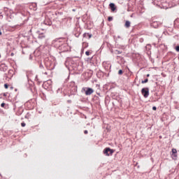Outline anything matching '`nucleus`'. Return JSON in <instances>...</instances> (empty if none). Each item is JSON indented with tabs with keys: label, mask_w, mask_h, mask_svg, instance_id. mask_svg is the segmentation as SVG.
<instances>
[{
	"label": "nucleus",
	"mask_w": 179,
	"mask_h": 179,
	"mask_svg": "<svg viewBox=\"0 0 179 179\" xmlns=\"http://www.w3.org/2000/svg\"><path fill=\"white\" fill-rule=\"evenodd\" d=\"M82 92H85V96H90L94 93V90L91 87H83Z\"/></svg>",
	"instance_id": "f257e3e1"
},
{
	"label": "nucleus",
	"mask_w": 179,
	"mask_h": 179,
	"mask_svg": "<svg viewBox=\"0 0 179 179\" xmlns=\"http://www.w3.org/2000/svg\"><path fill=\"white\" fill-rule=\"evenodd\" d=\"M141 94H143L145 99H148V97H149V88H143L141 90Z\"/></svg>",
	"instance_id": "f03ea898"
},
{
	"label": "nucleus",
	"mask_w": 179,
	"mask_h": 179,
	"mask_svg": "<svg viewBox=\"0 0 179 179\" xmlns=\"http://www.w3.org/2000/svg\"><path fill=\"white\" fill-rule=\"evenodd\" d=\"M103 153H104V155H106V156H110V155H113V153H114V150H111L110 148H106L103 150Z\"/></svg>",
	"instance_id": "7ed1b4c3"
},
{
	"label": "nucleus",
	"mask_w": 179,
	"mask_h": 179,
	"mask_svg": "<svg viewBox=\"0 0 179 179\" xmlns=\"http://www.w3.org/2000/svg\"><path fill=\"white\" fill-rule=\"evenodd\" d=\"M160 24H162L161 22H159L157 21H154L152 24L151 26L152 27H154V29H157V27H159V26H160Z\"/></svg>",
	"instance_id": "20e7f679"
},
{
	"label": "nucleus",
	"mask_w": 179,
	"mask_h": 179,
	"mask_svg": "<svg viewBox=\"0 0 179 179\" xmlns=\"http://www.w3.org/2000/svg\"><path fill=\"white\" fill-rule=\"evenodd\" d=\"M38 38H39V40H43V38H45V34H44V33H40V31H38Z\"/></svg>",
	"instance_id": "39448f33"
},
{
	"label": "nucleus",
	"mask_w": 179,
	"mask_h": 179,
	"mask_svg": "<svg viewBox=\"0 0 179 179\" xmlns=\"http://www.w3.org/2000/svg\"><path fill=\"white\" fill-rule=\"evenodd\" d=\"M109 6H110L112 12H114V10H115L116 8H115V4H114V3H110L109 4Z\"/></svg>",
	"instance_id": "423d86ee"
},
{
	"label": "nucleus",
	"mask_w": 179,
	"mask_h": 179,
	"mask_svg": "<svg viewBox=\"0 0 179 179\" xmlns=\"http://www.w3.org/2000/svg\"><path fill=\"white\" fill-rule=\"evenodd\" d=\"M172 157L175 158L177 157V150L176 148L172 149Z\"/></svg>",
	"instance_id": "0eeeda50"
},
{
	"label": "nucleus",
	"mask_w": 179,
	"mask_h": 179,
	"mask_svg": "<svg viewBox=\"0 0 179 179\" xmlns=\"http://www.w3.org/2000/svg\"><path fill=\"white\" fill-rule=\"evenodd\" d=\"M124 26L127 27V29H129V27H131V22L126 21Z\"/></svg>",
	"instance_id": "6e6552de"
},
{
	"label": "nucleus",
	"mask_w": 179,
	"mask_h": 179,
	"mask_svg": "<svg viewBox=\"0 0 179 179\" xmlns=\"http://www.w3.org/2000/svg\"><path fill=\"white\" fill-rule=\"evenodd\" d=\"M87 36L89 38H92V34L85 33V34H83V37H87Z\"/></svg>",
	"instance_id": "1a4fd4ad"
},
{
	"label": "nucleus",
	"mask_w": 179,
	"mask_h": 179,
	"mask_svg": "<svg viewBox=\"0 0 179 179\" xmlns=\"http://www.w3.org/2000/svg\"><path fill=\"white\" fill-rule=\"evenodd\" d=\"M148 82H149V79L146 78L145 80H142L141 83H148Z\"/></svg>",
	"instance_id": "9d476101"
},
{
	"label": "nucleus",
	"mask_w": 179,
	"mask_h": 179,
	"mask_svg": "<svg viewBox=\"0 0 179 179\" xmlns=\"http://www.w3.org/2000/svg\"><path fill=\"white\" fill-rule=\"evenodd\" d=\"M108 22H111L113 20V17H108Z\"/></svg>",
	"instance_id": "9b49d317"
},
{
	"label": "nucleus",
	"mask_w": 179,
	"mask_h": 179,
	"mask_svg": "<svg viewBox=\"0 0 179 179\" xmlns=\"http://www.w3.org/2000/svg\"><path fill=\"white\" fill-rule=\"evenodd\" d=\"M85 55L89 57V55H90V52H89V51L85 52Z\"/></svg>",
	"instance_id": "f8f14e48"
},
{
	"label": "nucleus",
	"mask_w": 179,
	"mask_h": 179,
	"mask_svg": "<svg viewBox=\"0 0 179 179\" xmlns=\"http://www.w3.org/2000/svg\"><path fill=\"white\" fill-rule=\"evenodd\" d=\"M122 73H123L122 70H119L118 74H119V75H122Z\"/></svg>",
	"instance_id": "ddd939ff"
},
{
	"label": "nucleus",
	"mask_w": 179,
	"mask_h": 179,
	"mask_svg": "<svg viewBox=\"0 0 179 179\" xmlns=\"http://www.w3.org/2000/svg\"><path fill=\"white\" fill-rule=\"evenodd\" d=\"M176 50L177 51V52H179V45L176 47Z\"/></svg>",
	"instance_id": "4468645a"
},
{
	"label": "nucleus",
	"mask_w": 179,
	"mask_h": 179,
	"mask_svg": "<svg viewBox=\"0 0 179 179\" xmlns=\"http://www.w3.org/2000/svg\"><path fill=\"white\" fill-rule=\"evenodd\" d=\"M5 89H8L9 87V85L8 84H4Z\"/></svg>",
	"instance_id": "2eb2a0df"
},
{
	"label": "nucleus",
	"mask_w": 179,
	"mask_h": 179,
	"mask_svg": "<svg viewBox=\"0 0 179 179\" xmlns=\"http://www.w3.org/2000/svg\"><path fill=\"white\" fill-rule=\"evenodd\" d=\"M21 127H26V123L22 122L21 123Z\"/></svg>",
	"instance_id": "dca6fc26"
},
{
	"label": "nucleus",
	"mask_w": 179,
	"mask_h": 179,
	"mask_svg": "<svg viewBox=\"0 0 179 179\" xmlns=\"http://www.w3.org/2000/svg\"><path fill=\"white\" fill-rule=\"evenodd\" d=\"M152 110H153L154 111H156V110H157V108H156V106H153V107H152Z\"/></svg>",
	"instance_id": "f3484780"
},
{
	"label": "nucleus",
	"mask_w": 179,
	"mask_h": 179,
	"mask_svg": "<svg viewBox=\"0 0 179 179\" xmlns=\"http://www.w3.org/2000/svg\"><path fill=\"white\" fill-rule=\"evenodd\" d=\"M1 107H5V103H2L1 104Z\"/></svg>",
	"instance_id": "a211bd4d"
},
{
	"label": "nucleus",
	"mask_w": 179,
	"mask_h": 179,
	"mask_svg": "<svg viewBox=\"0 0 179 179\" xmlns=\"http://www.w3.org/2000/svg\"><path fill=\"white\" fill-rule=\"evenodd\" d=\"M84 134H85V135H87V134H88L87 130L84 131Z\"/></svg>",
	"instance_id": "6ab92c4d"
},
{
	"label": "nucleus",
	"mask_w": 179,
	"mask_h": 179,
	"mask_svg": "<svg viewBox=\"0 0 179 179\" xmlns=\"http://www.w3.org/2000/svg\"><path fill=\"white\" fill-rule=\"evenodd\" d=\"M14 55H15V53L11 52L10 56H11V57H13Z\"/></svg>",
	"instance_id": "aec40b11"
},
{
	"label": "nucleus",
	"mask_w": 179,
	"mask_h": 179,
	"mask_svg": "<svg viewBox=\"0 0 179 179\" xmlns=\"http://www.w3.org/2000/svg\"><path fill=\"white\" fill-rule=\"evenodd\" d=\"M57 43H62V41L59 40V41H57Z\"/></svg>",
	"instance_id": "412c9836"
},
{
	"label": "nucleus",
	"mask_w": 179,
	"mask_h": 179,
	"mask_svg": "<svg viewBox=\"0 0 179 179\" xmlns=\"http://www.w3.org/2000/svg\"><path fill=\"white\" fill-rule=\"evenodd\" d=\"M116 52H117V54H121V52H120L119 50H116Z\"/></svg>",
	"instance_id": "4be33fe9"
},
{
	"label": "nucleus",
	"mask_w": 179,
	"mask_h": 179,
	"mask_svg": "<svg viewBox=\"0 0 179 179\" xmlns=\"http://www.w3.org/2000/svg\"><path fill=\"white\" fill-rule=\"evenodd\" d=\"M149 76H150V74H148V75H147V78H149Z\"/></svg>",
	"instance_id": "5701e85b"
},
{
	"label": "nucleus",
	"mask_w": 179,
	"mask_h": 179,
	"mask_svg": "<svg viewBox=\"0 0 179 179\" xmlns=\"http://www.w3.org/2000/svg\"><path fill=\"white\" fill-rule=\"evenodd\" d=\"M0 36H2V32L0 31Z\"/></svg>",
	"instance_id": "b1692460"
},
{
	"label": "nucleus",
	"mask_w": 179,
	"mask_h": 179,
	"mask_svg": "<svg viewBox=\"0 0 179 179\" xmlns=\"http://www.w3.org/2000/svg\"><path fill=\"white\" fill-rule=\"evenodd\" d=\"M3 96H6V94H3Z\"/></svg>",
	"instance_id": "393cba45"
},
{
	"label": "nucleus",
	"mask_w": 179,
	"mask_h": 179,
	"mask_svg": "<svg viewBox=\"0 0 179 179\" xmlns=\"http://www.w3.org/2000/svg\"><path fill=\"white\" fill-rule=\"evenodd\" d=\"M45 74L47 75V72H45Z\"/></svg>",
	"instance_id": "a878e982"
},
{
	"label": "nucleus",
	"mask_w": 179,
	"mask_h": 179,
	"mask_svg": "<svg viewBox=\"0 0 179 179\" xmlns=\"http://www.w3.org/2000/svg\"><path fill=\"white\" fill-rule=\"evenodd\" d=\"M62 40H64V38H62Z\"/></svg>",
	"instance_id": "bb28decb"
},
{
	"label": "nucleus",
	"mask_w": 179,
	"mask_h": 179,
	"mask_svg": "<svg viewBox=\"0 0 179 179\" xmlns=\"http://www.w3.org/2000/svg\"><path fill=\"white\" fill-rule=\"evenodd\" d=\"M0 58H1V55H0Z\"/></svg>",
	"instance_id": "cd10ccee"
}]
</instances>
